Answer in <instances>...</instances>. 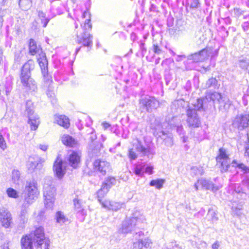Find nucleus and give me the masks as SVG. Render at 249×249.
I'll return each mask as SVG.
<instances>
[{
    "mask_svg": "<svg viewBox=\"0 0 249 249\" xmlns=\"http://www.w3.org/2000/svg\"><path fill=\"white\" fill-rule=\"evenodd\" d=\"M50 19L48 18H44L41 19L42 23L43 24V27H45L47 25Z\"/></svg>",
    "mask_w": 249,
    "mask_h": 249,
    "instance_id": "bf43d9fd",
    "label": "nucleus"
},
{
    "mask_svg": "<svg viewBox=\"0 0 249 249\" xmlns=\"http://www.w3.org/2000/svg\"><path fill=\"white\" fill-rule=\"evenodd\" d=\"M53 170L59 178H61L65 173V166L63 165V161L57 158L53 165Z\"/></svg>",
    "mask_w": 249,
    "mask_h": 249,
    "instance_id": "6ab92c4d",
    "label": "nucleus"
},
{
    "mask_svg": "<svg viewBox=\"0 0 249 249\" xmlns=\"http://www.w3.org/2000/svg\"><path fill=\"white\" fill-rule=\"evenodd\" d=\"M65 8L62 2L60 0H56L51 2L50 13L52 18L63 13Z\"/></svg>",
    "mask_w": 249,
    "mask_h": 249,
    "instance_id": "ddd939ff",
    "label": "nucleus"
},
{
    "mask_svg": "<svg viewBox=\"0 0 249 249\" xmlns=\"http://www.w3.org/2000/svg\"><path fill=\"white\" fill-rule=\"evenodd\" d=\"M149 9H150V11H154V12L156 11H157L156 10V9H157L156 6L155 4L152 3V4H151V6L150 7Z\"/></svg>",
    "mask_w": 249,
    "mask_h": 249,
    "instance_id": "0e129e2a",
    "label": "nucleus"
},
{
    "mask_svg": "<svg viewBox=\"0 0 249 249\" xmlns=\"http://www.w3.org/2000/svg\"><path fill=\"white\" fill-rule=\"evenodd\" d=\"M233 124L240 129L248 127L249 125V114L237 115L233 122Z\"/></svg>",
    "mask_w": 249,
    "mask_h": 249,
    "instance_id": "f8f14e48",
    "label": "nucleus"
},
{
    "mask_svg": "<svg viewBox=\"0 0 249 249\" xmlns=\"http://www.w3.org/2000/svg\"><path fill=\"white\" fill-rule=\"evenodd\" d=\"M40 162L39 158L37 156L30 157L27 163V167L28 172L33 173L39 165Z\"/></svg>",
    "mask_w": 249,
    "mask_h": 249,
    "instance_id": "aec40b11",
    "label": "nucleus"
},
{
    "mask_svg": "<svg viewBox=\"0 0 249 249\" xmlns=\"http://www.w3.org/2000/svg\"><path fill=\"white\" fill-rule=\"evenodd\" d=\"M28 205H26V207H24L23 205L22 206V210L19 215V220L20 224L21 225H24L27 222L28 215L26 208Z\"/></svg>",
    "mask_w": 249,
    "mask_h": 249,
    "instance_id": "bb28decb",
    "label": "nucleus"
},
{
    "mask_svg": "<svg viewBox=\"0 0 249 249\" xmlns=\"http://www.w3.org/2000/svg\"><path fill=\"white\" fill-rule=\"evenodd\" d=\"M30 64L24 63L21 73V82L26 90L31 93L36 92L37 87L35 81L30 77Z\"/></svg>",
    "mask_w": 249,
    "mask_h": 249,
    "instance_id": "f03ea898",
    "label": "nucleus"
},
{
    "mask_svg": "<svg viewBox=\"0 0 249 249\" xmlns=\"http://www.w3.org/2000/svg\"><path fill=\"white\" fill-rule=\"evenodd\" d=\"M29 53L31 55H35L39 50V47L36 45V42L34 39H30L29 43Z\"/></svg>",
    "mask_w": 249,
    "mask_h": 249,
    "instance_id": "cd10ccee",
    "label": "nucleus"
},
{
    "mask_svg": "<svg viewBox=\"0 0 249 249\" xmlns=\"http://www.w3.org/2000/svg\"><path fill=\"white\" fill-rule=\"evenodd\" d=\"M0 224L5 229L10 228L13 224L12 214L4 207L0 208Z\"/></svg>",
    "mask_w": 249,
    "mask_h": 249,
    "instance_id": "9d476101",
    "label": "nucleus"
},
{
    "mask_svg": "<svg viewBox=\"0 0 249 249\" xmlns=\"http://www.w3.org/2000/svg\"><path fill=\"white\" fill-rule=\"evenodd\" d=\"M0 147L4 150L6 148V142L2 135H0Z\"/></svg>",
    "mask_w": 249,
    "mask_h": 249,
    "instance_id": "603ef678",
    "label": "nucleus"
},
{
    "mask_svg": "<svg viewBox=\"0 0 249 249\" xmlns=\"http://www.w3.org/2000/svg\"><path fill=\"white\" fill-rule=\"evenodd\" d=\"M176 60L178 62L179 61H185L187 60V56L185 55H177L176 58Z\"/></svg>",
    "mask_w": 249,
    "mask_h": 249,
    "instance_id": "6e6d98bb",
    "label": "nucleus"
},
{
    "mask_svg": "<svg viewBox=\"0 0 249 249\" xmlns=\"http://www.w3.org/2000/svg\"><path fill=\"white\" fill-rule=\"evenodd\" d=\"M128 156L131 160H135L137 158V155L134 151V148H132L129 150Z\"/></svg>",
    "mask_w": 249,
    "mask_h": 249,
    "instance_id": "09e8293b",
    "label": "nucleus"
},
{
    "mask_svg": "<svg viewBox=\"0 0 249 249\" xmlns=\"http://www.w3.org/2000/svg\"><path fill=\"white\" fill-rule=\"evenodd\" d=\"M73 204L74 210L77 212H82L83 210V207L82 204V201L77 198L73 199Z\"/></svg>",
    "mask_w": 249,
    "mask_h": 249,
    "instance_id": "c9c22d12",
    "label": "nucleus"
},
{
    "mask_svg": "<svg viewBox=\"0 0 249 249\" xmlns=\"http://www.w3.org/2000/svg\"><path fill=\"white\" fill-rule=\"evenodd\" d=\"M81 159L80 154L75 151H70L68 153L67 160L70 165L74 168H77L80 164Z\"/></svg>",
    "mask_w": 249,
    "mask_h": 249,
    "instance_id": "f3484780",
    "label": "nucleus"
},
{
    "mask_svg": "<svg viewBox=\"0 0 249 249\" xmlns=\"http://www.w3.org/2000/svg\"><path fill=\"white\" fill-rule=\"evenodd\" d=\"M164 182V180L162 179L152 180L150 183V185L155 186L158 189H160L162 187Z\"/></svg>",
    "mask_w": 249,
    "mask_h": 249,
    "instance_id": "473e14b6",
    "label": "nucleus"
},
{
    "mask_svg": "<svg viewBox=\"0 0 249 249\" xmlns=\"http://www.w3.org/2000/svg\"><path fill=\"white\" fill-rule=\"evenodd\" d=\"M217 81L214 78H211L208 79L204 86V88L208 89L210 88H215L217 86Z\"/></svg>",
    "mask_w": 249,
    "mask_h": 249,
    "instance_id": "72a5a7b5",
    "label": "nucleus"
},
{
    "mask_svg": "<svg viewBox=\"0 0 249 249\" xmlns=\"http://www.w3.org/2000/svg\"><path fill=\"white\" fill-rule=\"evenodd\" d=\"M233 166H237L239 168L241 169L245 173L249 172V168L243 163H239L236 160H233L231 162Z\"/></svg>",
    "mask_w": 249,
    "mask_h": 249,
    "instance_id": "58836bf2",
    "label": "nucleus"
},
{
    "mask_svg": "<svg viewBox=\"0 0 249 249\" xmlns=\"http://www.w3.org/2000/svg\"><path fill=\"white\" fill-rule=\"evenodd\" d=\"M153 167L151 166H148L145 168V172L149 174H152L153 172Z\"/></svg>",
    "mask_w": 249,
    "mask_h": 249,
    "instance_id": "4d7b16f0",
    "label": "nucleus"
},
{
    "mask_svg": "<svg viewBox=\"0 0 249 249\" xmlns=\"http://www.w3.org/2000/svg\"><path fill=\"white\" fill-rule=\"evenodd\" d=\"M6 193L9 197L17 198L19 196L18 193L17 191L11 188H9L7 189Z\"/></svg>",
    "mask_w": 249,
    "mask_h": 249,
    "instance_id": "4c0bfd02",
    "label": "nucleus"
},
{
    "mask_svg": "<svg viewBox=\"0 0 249 249\" xmlns=\"http://www.w3.org/2000/svg\"><path fill=\"white\" fill-rule=\"evenodd\" d=\"M207 99H210L214 102H217L219 104L220 110L227 111L231 104V101L220 93L216 92L209 93L206 95V99H202L204 102Z\"/></svg>",
    "mask_w": 249,
    "mask_h": 249,
    "instance_id": "39448f33",
    "label": "nucleus"
},
{
    "mask_svg": "<svg viewBox=\"0 0 249 249\" xmlns=\"http://www.w3.org/2000/svg\"><path fill=\"white\" fill-rule=\"evenodd\" d=\"M93 169L103 175H105L109 170V163L107 161L97 160L93 162Z\"/></svg>",
    "mask_w": 249,
    "mask_h": 249,
    "instance_id": "4468645a",
    "label": "nucleus"
},
{
    "mask_svg": "<svg viewBox=\"0 0 249 249\" xmlns=\"http://www.w3.org/2000/svg\"><path fill=\"white\" fill-rule=\"evenodd\" d=\"M20 178V173L18 170H14L12 171V179L14 183H17Z\"/></svg>",
    "mask_w": 249,
    "mask_h": 249,
    "instance_id": "37998d69",
    "label": "nucleus"
},
{
    "mask_svg": "<svg viewBox=\"0 0 249 249\" xmlns=\"http://www.w3.org/2000/svg\"><path fill=\"white\" fill-rule=\"evenodd\" d=\"M227 150L221 148L219 149L218 155L216 158L217 163H220L223 171H227L231 163V159Z\"/></svg>",
    "mask_w": 249,
    "mask_h": 249,
    "instance_id": "6e6552de",
    "label": "nucleus"
},
{
    "mask_svg": "<svg viewBox=\"0 0 249 249\" xmlns=\"http://www.w3.org/2000/svg\"><path fill=\"white\" fill-rule=\"evenodd\" d=\"M20 52L19 51L18 52H16L15 53V60H16V61H19L18 60V58H19L20 57Z\"/></svg>",
    "mask_w": 249,
    "mask_h": 249,
    "instance_id": "338daca9",
    "label": "nucleus"
},
{
    "mask_svg": "<svg viewBox=\"0 0 249 249\" xmlns=\"http://www.w3.org/2000/svg\"><path fill=\"white\" fill-rule=\"evenodd\" d=\"M152 50L155 53L160 54L162 52L161 49V41L160 43L156 42L155 40L153 42Z\"/></svg>",
    "mask_w": 249,
    "mask_h": 249,
    "instance_id": "e433bc0d",
    "label": "nucleus"
},
{
    "mask_svg": "<svg viewBox=\"0 0 249 249\" xmlns=\"http://www.w3.org/2000/svg\"><path fill=\"white\" fill-rule=\"evenodd\" d=\"M34 107L33 103L31 100H28L26 102L25 106V114L27 115L28 117H29L32 116L34 114Z\"/></svg>",
    "mask_w": 249,
    "mask_h": 249,
    "instance_id": "c85d7f7f",
    "label": "nucleus"
},
{
    "mask_svg": "<svg viewBox=\"0 0 249 249\" xmlns=\"http://www.w3.org/2000/svg\"><path fill=\"white\" fill-rule=\"evenodd\" d=\"M211 50H209L207 48L204 49L198 52L199 54V60L200 62L206 61L210 56Z\"/></svg>",
    "mask_w": 249,
    "mask_h": 249,
    "instance_id": "7c9ffc66",
    "label": "nucleus"
},
{
    "mask_svg": "<svg viewBox=\"0 0 249 249\" xmlns=\"http://www.w3.org/2000/svg\"><path fill=\"white\" fill-rule=\"evenodd\" d=\"M43 189L45 205L47 208L52 209L53 206L56 190L51 179H46Z\"/></svg>",
    "mask_w": 249,
    "mask_h": 249,
    "instance_id": "20e7f679",
    "label": "nucleus"
},
{
    "mask_svg": "<svg viewBox=\"0 0 249 249\" xmlns=\"http://www.w3.org/2000/svg\"><path fill=\"white\" fill-rule=\"evenodd\" d=\"M55 122L65 128H69L70 125L69 119L67 116L62 115H55Z\"/></svg>",
    "mask_w": 249,
    "mask_h": 249,
    "instance_id": "412c9836",
    "label": "nucleus"
},
{
    "mask_svg": "<svg viewBox=\"0 0 249 249\" xmlns=\"http://www.w3.org/2000/svg\"><path fill=\"white\" fill-rule=\"evenodd\" d=\"M25 190L27 192V196L25 197L23 206L26 207V205H29L37 198L39 192L37 190L36 184L34 182H29L27 184Z\"/></svg>",
    "mask_w": 249,
    "mask_h": 249,
    "instance_id": "423d86ee",
    "label": "nucleus"
},
{
    "mask_svg": "<svg viewBox=\"0 0 249 249\" xmlns=\"http://www.w3.org/2000/svg\"><path fill=\"white\" fill-rule=\"evenodd\" d=\"M143 169V167L140 168L138 166H137L135 169L134 172L136 175L139 176H141L142 175V172Z\"/></svg>",
    "mask_w": 249,
    "mask_h": 249,
    "instance_id": "5fc2aeb1",
    "label": "nucleus"
},
{
    "mask_svg": "<svg viewBox=\"0 0 249 249\" xmlns=\"http://www.w3.org/2000/svg\"><path fill=\"white\" fill-rule=\"evenodd\" d=\"M245 155L246 156H248L249 157V143L247 144L246 146V151Z\"/></svg>",
    "mask_w": 249,
    "mask_h": 249,
    "instance_id": "e2e57ef3",
    "label": "nucleus"
},
{
    "mask_svg": "<svg viewBox=\"0 0 249 249\" xmlns=\"http://www.w3.org/2000/svg\"><path fill=\"white\" fill-rule=\"evenodd\" d=\"M34 240L37 243V248L44 244L45 249H49L50 241L48 238L45 237L44 228L42 227L36 228L35 231Z\"/></svg>",
    "mask_w": 249,
    "mask_h": 249,
    "instance_id": "1a4fd4ad",
    "label": "nucleus"
},
{
    "mask_svg": "<svg viewBox=\"0 0 249 249\" xmlns=\"http://www.w3.org/2000/svg\"><path fill=\"white\" fill-rule=\"evenodd\" d=\"M158 135L159 138L163 140L164 144L167 146H171L173 145V142L171 134L161 131L158 133Z\"/></svg>",
    "mask_w": 249,
    "mask_h": 249,
    "instance_id": "4be33fe9",
    "label": "nucleus"
},
{
    "mask_svg": "<svg viewBox=\"0 0 249 249\" xmlns=\"http://www.w3.org/2000/svg\"><path fill=\"white\" fill-rule=\"evenodd\" d=\"M199 54L198 53H196L193 54H191L187 56V60H193V62H200L199 60Z\"/></svg>",
    "mask_w": 249,
    "mask_h": 249,
    "instance_id": "a19ab883",
    "label": "nucleus"
},
{
    "mask_svg": "<svg viewBox=\"0 0 249 249\" xmlns=\"http://www.w3.org/2000/svg\"><path fill=\"white\" fill-rule=\"evenodd\" d=\"M56 223L60 225H62L66 222L68 221V218L64 214V213L61 211L56 212L55 216Z\"/></svg>",
    "mask_w": 249,
    "mask_h": 249,
    "instance_id": "a878e982",
    "label": "nucleus"
},
{
    "mask_svg": "<svg viewBox=\"0 0 249 249\" xmlns=\"http://www.w3.org/2000/svg\"><path fill=\"white\" fill-rule=\"evenodd\" d=\"M219 247V244L217 241L215 242L212 245V249H218Z\"/></svg>",
    "mask_w": 249,
    "mask_h": 249,
    "instance_id": "680f3d73",
    "label": "nucleus"
},
{
    "mask_svg": "<svg viewBox=\"0 0 249 249\" xmlns=\"http://www.w3.org/2000/svg\"><path fill=\"white\" fill-rule=\"evenodd\" d=\"M116 183V179L114 177H108L105 180L103 183V186L107 188V190Z\"/></svg>",
    "mask_w": 249,
    "mask_h": 249,
    "instance_id": "c756f323",
    "label": "nucleus"
},
{
    "mask_svg": "<svg viewBox=\"0 0 249 249\" xmlns=\"http://www.w3.org/2000/svg\"><path fill=\"white\" fill-rule=\"evenodd\" d=\"M199 185H201L202 188L205 189L206 190H210L213 192H216L220 188L219 186L215 185L210 181L204 178H200V179H198L197 182L195 184V187L196 190L198 189Z\"/></svg>",
    "mask_w": 249,
    "mask_h": 249,
    "instance_id": "2eb2a0df",
    "label": "nucleus"
},
{
    "mask_svg": "<svg viewBox=\"0 0 249 249\" xmlns=\"http://www.w3.org/2000/svg\"><path fill=\"white\" fill-rule=\"evenodd\" d=\"M39 64L43 76L44 82L46 84L48 85L47 94L48 97L53 98L54 97V92L53 91V87L52 86V83H53L52 76L48 74V63H39Z\"/></svg>",
    "mask_w": 249,
    "mask_h": 249,
    "instance_id": "0eeeda50",
    "label": "nucleus"
},
{
    "mask_svg": "<svg viewBox=\"0 0 249 249\" xmlns=\"http://www.w3.org/2000/svg\"><path fill=\"white\" fill-rule=\"evenodd\" d=\"M234 191L237 194L243 193L241 188L238 184H237L236 185H235Z\"/></svg>",
    "mask_w": 249,
    "mask_h": 249,
    "instance_id": "13d9d810",
    "label": "nucleus"
},
{
    "mask_svg": "<svg viewBox=\"0 0 249 249\" xmlns=\"http://www.w3.org/2000/svg\"><path fill=\"white\" fill-rule=\"evenodd\" d=\"M123 204L117 202L111 201L110 207V210L117 211L122 207Z\"/></svg>",
    "mask_w": 249,
    "mask_h": 249,
    "instance_id": "79ce46f5",
    "label": "nucleus"
},
{
    "mask_svg": "<svg viewBox=\"0 0 249 249\" xmlns=\"http://www.w3.org/2000/svg\"><path fill=\"white\" fill-rule=\"evenodd\" d=\"M200 69H197L196 70L202 73H204L208 71H209L210 70V67L209 65H203L200 66Z\"/></svg>",
    "mask_w": 249,
    "mask_h": 249,
    "instance_id": "3c124183",
    "label": "nucleus"
},
{
    "mask_svg": "<svg viewBox=\"0 0 249 249\" xmlns=\"http://www.w3.org/2000/svg\"><path fill=\"white\" fill-rule=\"evenodd\" d=\"M61 141L64 144L70 147L74 146L76 143V142L74 138L67 134H64L62 136Z\"/></svg>",
    "mask_w": 249,
    "mask_h": 249,
    "instance_id": "393cba45",
    "label": "nucleus"
},
{
    "mask_svg": "<svg viewBox=\"0 0 249 249\" xmlns=\"http://www.w3.org/2000/svg\"><path fill=\"white\" fill-rule=\"evenodd\" d=\"M82 33L77 35L76 42L78 44H81L84 46L88 47V48L92 46V36L88 33L92 27L90 19H86L85 20L84 24L81 25Z\"/></svg>",
    "mask_w": 249,
    "mask_h": 249,
    "instance_id": "7ed1b4c3",
    "label": "nucleus"
},
{
    "mask_svg": "<svg viewBox=\"0 0 249 249\" xmlns=\"http://www.w3.org/2000/svg\"><path fill=\"white\" fill-rule=\"evenodd\" d=\"M242 28L244 31H247L249 28V22L248 21L244 22L242 25Z\"/></svg>",
    "mask_w": 249,
    "mask_h": 249,
    "instance_id": "052dcab7",
    "label": "nucleus"
},
{
    "mask_svg": "<svg viewBox=\"0 0 249 249\" xmlns=\"http://www.w3.org/2000/svg\"><path fill=\"white\" fill-rule=\"evenodd\" d=\"M142 247H144L146 248H148L151 247L152 246V242L148 238L142 239Z\"/></svg>",
    "mask_w": 249,
    "mask_h": 249,
    "instance_id": "a18cd8bd",
    "label": "nucleus"
},
{
    "mask_svg": "<svg viewBox=\"0 0 249 249\" xmlns=\"http://www.w3.org/2000/svg\"><path fill=\"white\" fill-rule=\"evenodd\" d=\"M191 172L195 175H201L203 174L204 170L201 166H199L192 167Z\"/></svg>",
    "mask_w": 249,
    "mask_h": 249,
    "instance_id": "ea45409f",
    "label": "nucleus"
},
{
    "mask_svg": "<svg viewBox=\"0 0 249 249\" xmlns=\"http://www.w3.org/2000/svg\"><path fill=\"white\" fill-rule=\"evenodd\" d=\"M138 219L136 217L126 219L123 223L120 231L123 233H127L131 231L137 225Z\"/></svg>",
    "mask_w": 249,
    "mask_h": 249,
    "instance_id": "dca6fc26",
    "label": "nucleus"
},
{
    "mask_svg": "<svg viewBox=\"0 0 249 249\" xmlns=\"http://www.w3.org/2000/svg\"><path fill=\"white\" fill-rule=\"evenodd\" d=\"M108 191L109 190H107V188H106L102 185L101 188L97 192L98 200L99 201H101V200H102V198L105 196Z\"/></svg>",
    "mask_w": 249,
    "mask_h": 249,
    "instance_id": "f704fd0d",
    "label": "nucleus"
},
{
    "mask_svg": "<svg viewBox=\"0 0 249 249\" xmlns=\"http://www.w3.org/2000/svg\"><path fill=\"white\" fill-rule=\"evenodd\" d=\"M28 123L30 124L31 130H36L37 129L40 124L39 118L36 115L28 117Z\"/></svg>",
    "mask_w": 249,
    "mask_h": 249,
    "instance_id": "b1692460",
    "label": "nucleus"
},
{
    "mask_svg": "<svg viewBox=\"0 0 249 249\" xmlns=\"http://www.w3.org/2000/svg\"><path fill=\"white\" fill-rule=\"evenodd\" d=\"M38 15L40 18H45V14L42 11H39L38 13Z\"/></svg>",
    "mask_w": 249,
    "mask_h": 249,
    "instance_id": "69168bd1",
    "label": "nucleus"
},
{
    "mask_svg": "<svg viewBox=\"0 0 249 249\" xmlns=\"http://www.w3.org/2000/svg\"><path fill=\"white\" fill-rule=\"evenodd\" d=\"M203 101L201 99H198L193 105L194 107H189L187 110V123L190 127H198L201 124L200 119L197 113V110L203 108Z\"/></svg>",
    "mask_w": 249,
    "mask_h": 249,
    "instance_id": "f257e3e1",
    "label": "nucleus"
},
{
    "mask_svg": "<svg viewBox=\"0 0 249 249\" xmlns=\"http://www.w3.org/2000/svg\"><path fill=\"white\" fill-rule=\"evenodd\" d=\"M37 62H48L45 53L41 52L37 56Z\"/></svg>",
    "mask_w": 249,
    "mask_h": 249,
    "instance_id": "c03bdc74",
    "label": "nucleus"
},
{
    "mask_svg": "<svg viewBox=\"0 0 249 249\" xmlns=\"http://www.w3.org/2000/svg\"><path fill=\"white\" fill-rule=\"evenodd\" d=\"M234 13L236 17H239L243 14L244 11H242L240 8H234Z\"/></svg>",
    "mask_w": 249,
    "mask_h": 249,
    "instance_id": "864d4df0",
    "label": "nucleus"
},
{
    "mask_svg": "<svg viewBox=\"0 0 249 249\" xmlns=\"http://www.w3.org/2000/svg\"><path fill=\"white\" fill-rule=\"evenodd\" d=\"M34 233H31L29 235L22 237L21 239V244L22 249H33V238L35 243H36L34 240Z\"/></svg>",
    "mask_w": 249,
    "mask_h": 249,
    "instance_id": "a211bd4d",
    "label": "nucleus"
},
{
    "mask_svg": "<svg viewBox=\"0 0 249 249\" xmlns=\"http://www.w3.org/2000/svg\"><path fill=\"white\" fill-rule=\"evenodd\" d=\"M244 184L248 188H249V179L243 181Z\"/></svg>",
    "mask_w": 249,
    "mask_h": 249,
    "instance_id": "774afa93",
    "label": "nucleus"
},
{
    "mask_svg": "<svg viewBox=\"0 0 249 249\" xmlns=\"http://www.w3.org/2000/svg\"><path fill=\"white\" fill-rule=\"evenodd\" d=\"M142 110L151 112L153 109L157 108L159 106V102L154 97L145 98L141 102Z\"/></svg>",
    "mask_w": 249,
    "mask_h": 249,
    "instance_id": "9b49d317",
    "label": "nucleus"
},
{
    "mask_svg": "<svg viewBox=\"0 0 249 249\" xmlns=\"http://www.w3.org/2000/svg\"><path fill=\"white\" fill-rule=\"evenodd\" d=\"M133 248L135 249H142V240H139L133 243Z\"/></svg>",
    "mask_w": 249,
    "mask_h": 249,
    "instance_id": "8fccbe9b",
    "label": "nucleus"
},
{
    "mask_svg": "<svg viewBox=\"0 0 249 249\" xmlns=\"http://www.w3.org/2000/svg\"><path fill=\"white\" fill-rule=\"evenodd\" d=\"M208 215L211 217L212 220L213 222L216 221L218 220L217 213L213 210H209Z\"/></svg>",
    "mask_w": 249,
    "mask_h": 249,
    "instance_id": "de8ad7c7",
    "label": "nucleus"
},
{
    "mask_svg": "<svg viewBox=\"0 0 249 249\" xmlns=\"http://www.w3.org/2000/svg\"><path fill=\"white\" fill-rule=\"evenodd\" d=\"M111 202V201H109L108 200H101V201H99L100 204L102 205V207L107 210H110Z\"/></svg>",
    "mask_w": 249,
    "mask_h": 249,
    "instance_id": "49530a36",
    "label": "nucleus"
},
{
    "mask_svg": "<svg viewBox=\"0 0 249 249\" xmlns=\"http://www.w3.org/2000/svg\"><path fill=\"white\" fill-rule=\"evenodd\" d=\"M186 4L187 6L192 10L196 9L200 6L199 0H186Z\"/></svg>",
    "mask_w": 249,
    "mask_h": 249,
    "instance_id": "2f4dec72",
    "label": "nucleus"
},
{
    "mask_svg": "<svg viewBox=\"0 0 249 249\" xmlns=\"http://www.w3.org/2000/svg\"><path fill=\"white\" fill-rule=\"evenodd\" d=\"M132 143L134 149L138 152H141L143 155H146L149 152V150L143 147L141 144V142L138 139L134 140L132 142Z\"/></svg>",
    "mask_w": 249,
    "mask_h": 249,
    "instance_id": "5701e85b",
    "label": "nucleus"
}]
</instances>
